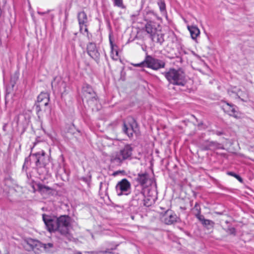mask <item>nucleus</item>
<instances>
[{"mask_svg": "<svg viewBox=\"0 0 254 254\" xmlns=\"http://www.w3.org/2000/svg\"><path fill=\"white\" fill-rule=\"evenodd\" d=\"M222 108L223 110L230 116L235 118L239 117L238 112L236 110V106L234 105L226 103L222 106Z\"/></svg>", "mask_w": 254, "mask_h": 254, "instance_id": "obj_15", "label": "nucleus"}, {"mask_svg": "<svg viewBox=\"0 0 254 254\" xmlns=\"http://www.w3.org/2000/svg\"><path fill=\"white\" fill-rule=\"evenodd\" d=\"M187 28L190 32L192 39H196L200 34V31L198 27L195 26H188Z\"/></svg>", "mask_w": 254, "mask_h": 254, "instance_id": "obj_23", "label": "nucleus"}, {"mask_svg": "<svg viewBox=\"0 0 254 254\" xmlns=\"http://www.w3.org/2000/svg\"><path fill=\"white\" fill-rule=\"evenodd\" d=\"M114 6H117L122 9L126 8V6L123 3V0H112Z\"/></svg>", "mask_w": 254, "mask_h": 254, "instance_id": "obj_25", "label": "nucleus"}, {"mask_svg": "<svg viewBox=\"0 0 254 254\" xmlns=\"http://www.w3.org/2000/svg\"><path fill=\"white\" fill-rule=\"evenodd\" d=\"M119 174V172H115L113 173V175L114 176H116L117 175H118Z\"/></svg>", "mask_w": 254, "mask_h": 254, "instance_id": "obj_33", "label": "nucleus"}, {"mask_svg": "<svg viewBox=\"0 0 254 254\" xmlns=\"http://www.w3.org/2000/svg\"><path fill=\"white\" fill-rule=\"evenodd\" d=\"M39 163V159H37L36 162V165L37 166L38 165V164Z\"/></svg>", "mask_w": 254, "mask_h": 254, "instance_id": "obj_34", "label": "nucleus"}, {"mask_svg": "<svg viewBox=\"0 0 254 254\" xmlns=\"http://www.w3.org/2000/svg\"><path fill=\"white\" fill-rule=\"evenodd\" d=\"M145 30L147 33L150 34V37L153 36L158 30L155 23L149 21L145 25Z\"/></svg>", "mask_w": 254, "mask_h": 254, "instance_id": "obj_18", "label": "nucleus"}, {"mask_svg": "<svg viewBox=\"0 0 254 254\" xmlns=\"http://www.w3.org/2000/svg\"><path fill=\"white\" fill-rule=\"evenodd\" d=\"M152 202L150 199L149 198H145V197L143 199V202H142V204L147 207L150 206Z\"/></svg>", "mask_w": 254, "mask_h": 254, "instance_id": "obj_27", "label": "nucleus"}, {"mask_svg": "<svg viewBox=\"0 0 254 254\" xmlns=\"http://www.w3.org/2000/svg\"><path fill=\"white\" fill-rule=\"evenodd\" d=\"M44 154H45V153H44V152H42V155H43V156H44Z\"/></svg>", "mask_w": 254, "mask_h": 254, "instance_id": "obj_36", "label": "nucleus"}, {"mask_svg": "<svg viewBox=\"0 0 254 254\" xmlns=\"http://www.w3.org/2000/svg\"><path fill=\"white\" fill-rule=\"evenodd\" d=\"M194 209L196 211V213L195 214V217L198 219L199 216H202L201 215V210L199 206L197 205V203L195 204Z\"/></svg>", "mask_w": 254, "mask_h": 254, "instance_id": "obj_26", "label": "nucleus"}, {"mask_svg": "<svg viewBox=\"0 0 254 254\" xmlns=\"http://www.w3.org/2000/svg\"><path fill=\"white\" fill-rule=\"evenodd\" d=\"M110 44L111 49V57L114 60L117 61L119 58V52L117 46L113 44V41L110 39Z\"/></svg>", "mask_w": 254, "mask_h": 254, "instance_id": "obj_21", "label": "nucleus"}, {"mask_svg": "<svg viewBox=\"0 0 254 254\" xmlns=\"http://www.w3.org/2000/svg\"><path fill=\"white\" fill-rule=\"evenodd\" d=\"M87 53L90 57L96 61L99 59L100 53H99L96 45L95 43L90 42L87 46Z\"/></svg>", "mask_w": 254, "mask_h": 254, "instance_id": "obj_13", "label": "nucleus"}, {"mask_svg": "<svg viewBox=\"0 0 254 254\" xmlns=\"http://www.w3.org/2000/svg\"><path fill=\"white\" fill-rule=\"evenodd\" d=\"M53 244L49 243L47 244H43L38 241L34 240L33 239H29L27 241L24 245V248L28 251L31 250H34L35 248L38 247L43 249V251L46 252H50L52 251V249L53 248Z\"/></svg>", "mask_w": 254, "mask_h": 254, "instance_id": "obj_2", "label": "nucleus"}, {"mask_svg": "<svg viewBox=\"0 0 254 254\" xmlns=\"http://www.w3.org/2000/svg\"><path fill=\"white\" fill-rule=\"evenodd\" d=\"M227 232L232 235H235L236 229L233 227L229 228L227 230Z\"/></svg>", "mask_w": 254, "mask_h": 254, "instance_id": "obj_30", "label": "nucleus"}, {"mask_svg": "<svg viewBox=\"0 0 254 254\" xmlns=\"http://www.w3.org/2000/svg\"><path fill=\"white\" fill-rule=\"evenodd\" d=\"M229 95L233 98H240L244 102H247L249 99V94L246 91H242L236 87H234L228 90Z\"/></svg>", "mask_w": 254, "mask_h": 254, "instance_id": "obj_11", "label": "nucleus"}, {"mask_svg": "<svg viewBox=\"0 0 254 254\" xmlns=\"http://www.w3.org/2000/svg\"><path fill=\"white\" fill-rule=\"evenodd\" d=\"M123 130L129 137H131L133 136V133H137L138 129L135 121L133 119H130L128 122H124Z\"/></svg>", "mask_w": 254, "mask_h": 254, "instance_id": "obj_7", "label": "nucleus"}, {"mask_svg": "<svg viewBox=\"0 0 254 254\" xmlns=\"http://www.w3.org/2000/svg\"><path fill=\"white\" fill-rule=\"evenodd\" d=\"M77 18L80 33L83 34H84V33H86L87 37L88 39H89V34L87 27L88 19L86 13L83 11L78 12Z\"/></svg>", "mask_w": 254, "mask_h": 254, "instance_id": "obj_9", "label": "nucleus"}, {"mask_svg": "<svg viewBox=\"0 0 254 254\" xmlns=\"http://www.w3.org/2000/svg\"><path fill=\"white\" fill-rule=\"evenodd\" d=\"M74 254H81L80 253L77 252V253H75Z\"/></svg>", "mask_w": 254, "mask_h": 254, "instance_id": "obj_35", "label": "nucleus"}, {"mask_svg": "<svg viewBox=\"0 0 254 254\" xmlns=\"http://www.w3.org/2000/svg\"><path fill=\"white\" fill-rule=\"evenodd\" d=\"M135 67H144L146 66V62H145V60L138 64H132Z\"/></svg>", "mask_w": 254, "mask_h": 254, "instance_id": "obj_28", "label": "nucleus"}, {"mask_svg": "<svg viewBox=\"0 0 254 254\" xmlns=\"http://www.w3.org/2000/svg\"><path fill=\"white\" fill-rule=\"evenodd\" d=\"M136 181L143 187L147 186L149 181L148 174L147 173L138 174Z\"/></svg>", "mask_w": 254, "mask_h": 254, "instance_id": "obj_19", "label": "nucleus"}, {"mask_svg": "<svg viewBox=\"0 0 254 254\" xmlns=\"http://www.w3.org/2000/svg\"><path fill=\"white\" fill-rule=\"evenodd\" d=\"M145 197L144 193L143 192L142 190H135L134 191V193L132 196V203L134 205H136V202L138 204H142V202H143V200Z\"/></svg>", "mask_w": 254, "mask_h": 254, "instance_id": "obj_14", "label": "nucleus"}, {"mask_svg": "<svg viewBox=\"0 0 254 254\" xmlns=\"http://www.w3.org/2000/svg\"><path fill=\"white\" fill-rule=\"evenodd\" d=\"M146 67L153 70H158L165 67V63L163 61L155 59L151 56L147 55L145 58Z\"/></svg>", "mask_w": 254, "mask_h": 254, "instance_id": "obj_8", "label": "nucleus"}, {"mask_svg": "<svg viewBox=\"0 0 254 254\" xmlns=\"http://www.w3.org/2000/svg\"><path fill=\"white\" fill-rule=\"evenodd\" d=\"M163 74L170 84L184 86L187 82L186 74L181 68L176 69L171 68Z\"/></svg>", "mask_w": 254, "mask_h": 254, "instance_id": "obj_1", "label": "nucleus"}, {"mask_svg": "<svg viewBox=\"0 0 254 254\" xmlns=\"http://www.w3.org/2000/svg\"><path fill=\"white\" fill-rule=\"evenodd\" d=\"M131 185L126 179H123L119 182L116 186V191L118 195L127 194V192L130 190Z\"/></svg>", "mask_w": 254, "mask_h": 254, "instance_id": "obj_10", "label": "nucleus"}, {"mask_svg": "<svg viewBox=\"0 0 254 254\" xmlns=\"http://www.w3.org/2000/svg\"><path fill=\"white\" fill-rule=\"evenodd\" d=\"M42 219L46 226L47 230L50 232L57 231V218L51 216L46 214L42 215Z\"/></svg>", "mask_w": 254, "mask_h": 254, "instance_id": "obj_6", "label": "nucleus"}, {"mask_svg": "<svg viewBox=\"0 0 254 254\" xmlns=\"http://www.w3.org/2000/svg\"><path fill=\"white\" fill-rule=\"evenodd\" d=\"M179 219L177 215L172 210H168L161 217V220L165 224L172 225L177 222Z\"/></svg>", "mask_w": 254, "mask_h": 254, "instance_id": "obj_12", "label": "nucleus"}, {"mask_svg": "<svg viewBox=\"0 0 254 254\" xmlns=\"http://www.w3.org/2000/svg\"><path fill=\"white\" fill-rule=\"evenodd\" d=\"M133 149L130 145H126L123 148L117 152L115 156H112V159L117 162L121 163L123 161L130 159Z\"/></svg>", "mask_w": 254, "mask_h": 254, "instance_id": "obj_4", "label": "nucleus"}, {"mask_svg": "<svg viewBox=\"0 0 254 254\" xmlns=\"http://www.w3.org/2000/svg\"><path fill=\"white\" fill-rule=\"evenodd\" d=\"M37 188L38 190L43 195L51 194L53 191L52 188L41 184H37Z\"/></svg>", "mask_w": 254, "mask_h": 254, "instance_id": "obj_17", "label": "nucleus"}, {"mask_svg": "<svg viewBox=\"0 0 254 254\" xmlns=\"http://www.w3.org/2000/svg\"><path fill=\"white\" fill-rule=\"evenodd\" d=\"M152 41L160 44H162L164 41V34H163L160 30H158L152 37H151Z\"/></svg>", "mask_w": 254, "mask_h": 254, "instance_id": "obj_22", "label": "nucleus"}, {"mask_svg": "<svg viewBox=\"0 0 254 254\" xmlns=\"http://www.w3.org/2000/svg\"><path fill=\"white\" fill-rule=\"evenodd\" d=\"M82 92L85 97L89 100H96L95 93L91 86L86 85L82 88Z\"/></svg>", "mask_w": 254, "mask_h": 254, "instance_id": "obj_16", "label": "nucleus"}, {"mask_svg": "<svg viewBox=\"0 0 254 254\" xmlns=\"http://www.w3.org/2000/svg\"><path fill=\"white\" fill-rule=\"evenodd\" d=\"M228 174L232 176H233L234 177V178H236L239 181H240V182H242L243 181V179H242V178L239 176V175L233 173V172H229L228 173Z\"/></svg>", "mask_w": 254, "mask_h": 254, "instance_id": "obj_29", "label": "nucleus"}, {"mask_svg": "<svg viewBox=\"0 0 254 254\" xmlns=\"http://www.w3.org/2000/svg\"><path fill=\"white\" fill-rule=\"evenodd\" d=\"M50 11V10H48L46 11H45V12H41V11H38L37 12L38 14H39V15H44V14H47V13H48Z\"/></svg>", "mask_w": 254, "mask_h": 254, "instance_id": "obj_31", "label": "nucleus"}, {"mask_svg": "<svg viewBox=\"0 0 254 254\" xmlns=\"http://www.w3.org/2000/svg\"><path fill=\"white\" fill-rule=\"evenodd\" d=\"M198 220L208 229H212L214 226L215 223L212 220L205 219L204 216H199Z\"/></svg>", "mask_w": 254, "mask_h": 254, "instance_id": "obj_20", "label": "nucleus"}, {"mask_svg": "<svg viewBox=\"0 0 254 254\" xmlns=\"http://www.w3.org/2000/svg\"><path fill=\"white\" fill-rule=\"evenodd\" d=\"M158 5L160 10L162 13L166 12V4L164 0H159L158 2Z\"/></svg>", "mask_w": 254, "mask_h": 254, "instance_id": "obj_24", "label": "nucleus"}, {"mask_svg": "<svg viewBox=\"0 0 254 254\" xmlns=\"http://www.w3.org/2000/svg\"><path fill=\"white\" fill-rule=\"evenodd\" d=\"M49 95L47 93H41L37 97V102L35 104V110L37 114L42 111H46L49 102Z\"/></svg>", "mask_w": 254, "mask_h": 254, "instance_id": "obj_5", "label": "nucleus"}, {"mask_svg": "<svg viewBox=\"0 0 254 254\" xmlns=\"http://www.w3.org/2000/svg\"><path fill=\"white\" fill-rule=\"evenodd\" d=\"M103 185H106V183H100V189H101V188Z\"/></svg>", "mask_w": 254, "mask_h": 254, "instance_id": "obj_32", "label": "nucleus"}, {"mask_svg": "<svg viewBox=\"0 0 254 254\" xmlns=\"http://www.w3.org/2000/svg\"><path fill=\"white\" fill-rule=\"evenodd\" d=\"M57 230L62 235H67L70 226V218L68 216L63 215L57 218Z\"/></svg>", "mask_w": 254, "mask_h": 254, "instance_id": "obj_3", "label": "nucleus"}]
</instances>
